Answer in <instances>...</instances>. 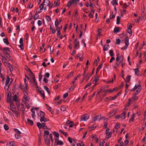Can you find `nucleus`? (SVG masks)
Returning <instances> with one entry per match:
<instances>
[{
    "label": "nucleus",
    "instance_id": "obj_20",
    "mask_svg": "<svg viewBox=\"0 0 146 146\" xmlns=\"http://www.w3.org/2000/svg\"><path fill=\"white\" fill-rule=\"evenodd\" d=\"M10 107L11 110H13L15 108L13 103V102H10Z\"/></svg>",
    "mask_w": 146,
    "mask_h": 146
},
{
    "label": "nucleus",
    "instance_id": "obj_62",
    "mask_svg": "<svg viewBox=\"0 0 146 146\" xmlns=\"http://www.w3.org/2000/svg\"><path fill=\"white\" fill-rule=\"evenodd\" d=\"M111 58L110 60V62L111 63L113 62V61L115 60V58L113 56H111Z\"/></svg>",
    "mask_w": 146,
    "mask_h": 146
},
{
    "label": "nucleus",
    "instance_id": "obj_60",
    "mask_svg": "<svg viewBox=\"0 0 146 146\" xmlns=\"http://www.w3.org/2000/svg\"><path fill=\"white\" fill-rule=\"evenodd\" d=\"M18 134H16L15 135V137L17 139H19L20 137V136Z\"/></svg>",
    "mask_w": 146,
    "mask_h": 146
},
{
    "label": "nucleus",
    "instance_id": "obj_19",
    "mask_svg": "<svg viewBox=\"0 0 146 146\" xmlns=\"http://www.w3.org/2000/svg\"><path fill=\"white\" fill-rule=\"evenodd\" d=\"M99 79L98 76H96L95 77L94 80L93 81V84H96L98 81Z\"/></svg>",
    "mask_w": 146,
    "mask_h": 146
},
{
    "label": "nucleus",
    "instance_id": "obj_63",
    "mask_svg": "<svg viewBox=\"0 0 146 146\" xmlns=\"http://www.w3.org/2000/svg\"><path fill=\"white\" fill-rule=\"evenodd\" d=\"M138 99V97L136 96H135L134 97L132 98V99L134 100H137Z\"/></svg>",
    "mask_w": 146,
    "mask_h": 146
},
{
    "label": "nucleus",
    "instance_id": "obj_22",
    "mask_svg": "<svg viewBox=\"0 0 146 146\" xmlns=\"http://www.w3.org/2000/svg\"><path fill=\"white\" fill-rule=\"evenodd\" d=\"M52 133L53 134V135L55 136V137H56V138L58 139V138L59 136V135L58 133L56 131H54L52 132Z\"/></svg>",
    "mask_w": 146,
    "mask_h": 146
},
{
    "label": "nucleus",
    "instance_id": "obj_25",
    "mask_svg": "<svg viewBox=\"0 0 146 146\" xmlns=\"http://www.w3.org/2000/svg\"><path fill=\"white\" fill-rule=\"evenodd\" d=\"M135 114L134 113H133L131 117L130 118L129 120V122H130L131 121H133L134 120V118L135 117Z\"/></svg>",
    "mask_w": 146,
    "mask_h": 146
},
{
    "label": "nucleus",
    "instance_id": "obj_21",
    "mask_svg": "<svg viewBox=\"0 0 146 146\" xmlns=\"http://www.w3.org/2000/svg\"><path fill=\"white\" fill-rule=\"evenodd\" d=\"M6 58L4 56H2V62L4 64V65L5 64H6V63H8V62H6Z\"/></svg>",
    "mask_w": 146,
    "mask_h": 146
},
{
    "label": "nucleus",
    "instance_id": "obj_36",
    "mask_svg": "<svg viewBox=\"0 0 146 146\" xmlns=\"http://www.w3.org/2000/svg\"><path fill=\"white\" fill-rule=\"evenodd\" d=\"M111 3L113 5H117L118 3L116 0H113L111 2Z\"/></svg>",
    "mask_w": 146,
    "mask_h": 146
},
{
    "label": "nucleus",
    "instance_id": "obj_35",
    "mask_svg": "<svg viewBox=\"0 0 146 146\" xmlns=\"http://www.w3.org/2000/svg\"><path fill=\"white\" fill-rule=\"evenodd\" d=\"M72 3L74 4V3L73 0H72V1H70L67 4V6L68 7H70Z\"/></svg>",
    "mask_w": 146,
    "mask_h": 146
},
{
    "label": "nucleus",
    "instance_id": "obj_41",
    "mask_svg": "<svg viewBox=\"0 0 146 146\" xmlns=\"http://www.w3.org/2000/svg\"><path fill=\"white\" fill-rule=\"evenodd\" d=\"M40 117H44L45 115V113L41 111H40Z\"/></svg>",
    "mask_w": 146,
    "mask_h": 146
},
{
    "label": "nucleus",
    "instance_id": "obj_57",
    "mask_svg": "<svg viewBox=\"0 0 146 146\" xmlns=\"http://www.w3.org/2000/svg\"><path fill=\"white\" fill-rule=\"evenodd\" d=\"M44 5L43 3H42L40 5L39 8L40 10H41L43 9L44 7Z\"/></svg>",
    "mask_w": 146,
    "mask_h": 146
},
{
    "label": "nucleus",
    "instance_id": "obj_5",
    "mask_svg": "<svg viewBox=\"0 0 146 146\" xmlns=\"http://www.w3.org/2000/svg\"><path fill=\"white\" fill-rule=\"evenodd\" d=\"M63 144V142L58 140V139L55 138L54 146H57V145H60Z\"/></svg>",
    "mask_w": 146,
    "mask_h": 146
},
{
    "label": "nucleus",
    "instance_id": "obj_49",
    "mask_svg": "<svg viewBox=\"0 0 146 146\" xmlns=\"http://www.w3.org/2000/svg\"><path fill=\"white\" fill-rule=\"evenodd\" d=\"M14 131L18 134H21V132L19 131L18 129H14Z\"/></svg>",
    "mask_w": 146,
    "mask_h": 146
},
{
    "label": "nucleus",
    "instance_id": "obj_6",
    "mask_svg": "<svg viewBox=\"0 0 146 146\" xmlns=\"http://www.w3.org/2000/svg\"><path fill=\"white\" fill-rule=\"evenodd\" d=\"M125 46L121 48V49L123 50H125L127 48L129 44V39L128 37H126L125 39Z\"/></svg>",
    "mask_w": 146,
    "mask_h": 146
},
{
    "label": "nucleus",
    "instance_id": "obj_11",
    "mask_svg": "<svg viewBox=\"0 0 146 146\" xmlns=\"http://www.w3.org/2000/svg\"><path fill=\"white\" fill-rule=\"evenodd\" d=\"M20 87L23 90H27L28 88L27 84H25V85L21 84L20 85Z\"/></svg>",
    "mask_w": 146,
    "mask_h": 146
},
{
    "label": "nucleus",
    "instance_id": "obj_3",
    "mask_svg": "<svg viewBox=\"0 0 146 146\" xmlns=\"http://www.w3.org/2000/svg\"><path fill=\"white\" fill-rule=\"evenodd\" d=\"M117 56L116 58V60L117 62H119L122 63L123 60V56L122 55H120L119 53H117L116 54Z\"/></svg>",
    "mask_w": 146,
    "mask_h": 146
},
{
    "label": "nucleus",
    "instance_id": "obj_17",
    "mask_svg": "<svg viewBox=\"0 0 146 146\" xmlns=\"http://www.w3.org/2000/svg\"><path fill=\"white\" fill-rule=\"evenodd\" d=\"M40 121L41 122L42 121H44V122H46L47 121L49 120L48 119H47L44 117H40Z\"/></svg>",
    "mask_w": 146,
    "mask_h": 146
},
{
    "label": "nucleus",
    "instance_id": "obj_64",
    "mask_svg": "<svg viewBox=\"0 0 146 146\" xmlns=\"http://www.w3.org/2000/svg\"><path fill=\"white\" fill-rule=\"evenodd\" d=\"M127 6V4L125 3L123 5L122 7L123 8H126Z\"/></svg>",
    "mask_w": 146,
    "mask_h": 146
},
{
    "label": "nucleus",
    "instance_id": "obj_4",
    "mask_svg": "<svg viewBox=\"0 0 146 146\" xmlns=\"http://www.w3.org/2000/svg\"><path fill=\"white\" fill-rule=\"evenodd\" d=\"M1 50L3 51L5 54L7 55V57L9 58L10 57V56L8 52V51L9 52L10 51L9 48H4L3 49H1Z\"/></svg>",
    "mask_w": 146,
    "mask_h": 146
},
{
    "label": "nucleus",
    "instance_id": "obj_51",
    "mask_svg": "<svg viewBox=\"0 0 146 146\" xmlns=\"http://www.w3.org/2000/svg\"><path fill=\"white\" fill-rule=\"evenodd\" d=\"M46 20L48 21H51V18L48 16H46L45 17Z\"/></svg>",
    "mask_w": 146,
    "mask_h": 146
},
{
    "label": "nucleus",
    "instance_id": "obj_14",
    "mask_svg": "<svg viewBox=\"0 0 146 146\" xmlns=\"http://www.w3.org/2000/svg\"><path fill=\"white\" fill-rule=\"evenodd\" d=\"M92 74L91 73H87L85 75L86 76V81L87 82L88 80L90 79V77L92 76Z\"/></svg>",
    "mask_w": 146,
    "mask_h": 146
},
{
    "label": "nucleus",
    "instance_id": "obj_24",
    "mask_svg": "<svg viewBox=\"0 0 146 146\" xmlns=\"http://www.w3.org/2000/svg\"><path fill=\"white\" fill-rule=\"evenodd\" d=\"M120 31L119 27H115L114 29L113 30V32L115 33H117L119 32Z\"/></svg>",
    "mask_w": 146,
    "mask_h": 146
},
{
    "label": "nucleus",
    "instance_id": "obj_1",
    "mask_svg": "<svg viewBox=\"0 0 146 146\" xmlns=\"http://www.w3.org/2000/svg\"><path fill=\"white\" fill-rule=\"evenodd\" d=\"M27 71H29V72H30L31 74H32V75L33 76V85L36 88H38V86H37V83L36 81L35 80V78L34 76V74L31 71V70H30V69L27 68Z\"/></svg>",
    "mask_w": 146,
    "mask_h": 146
},
{
    "label": "nucleus",
    "instance_id": "obj_54",
    "mask_svg": "<svg viewBox=\"0 0 146 146\" xmlns=\"http://www.w3.org/2000/svg\"><path fill=\"white\" fill-rule=\"evenodd\" d=\"M4 127L6 130H8L9 129L8 126L7 124H5L4 126Z\"/></svg>",
    "mask_w": 146,
    "mask_h": 146
},
{
    "label": "nucleus",
    "instance_id": "obj_45",
    "mask_svg": "<svg viewBox=\"0 0 146 146\" xmlns=\"http://www.w3.org/2000/svg\"><path fill=\"white\" fill-rule=\"evenodd\" d=\"M23 94L25 96H27L28 94L27 90H23Z\"/></svg>",
    "mask_w": 146,
    "mask_h": 146
},
{
    "label": "nucleus",
    "instance_id": "obj_53",
    "mask_svg": "<svg viewBox=\"0 0 146 146\" xmlns=\"http://www.w3.org/2000/svg\"><path fill=\"white\" fill-rule=\"evenodd\" d=\"M109 53H110V55L111 56H113V51L112 50H110Z\"/></svg>",
    "mask_w": 146,
    "mask_h": 146
},
{
    "label": "nucleus",
    "instance_id": "obj_61",
    "mask_svg": "<svg viewBox=\"0 0 146 146\" xmlns=\"http://www.w3.org/2000/svg\"><path fill=\"white\" fill-rule=\"evenodd\" d=\"M121 42V40L119 39H118L116 40V44H119Z\"/></svg>",
    "mask_w": 146,
    "mask_h": 146
},
{
    "label": "nucleus",
    "instance_id": "obj_10",
    "mask_svg": "<svg viewBox=\"0 0 146 146\" xmlns=\"http://www.w3.org/2000/svg\"><path fill=\"white\" fill-rule=\"evenodd\" d=\"M132 27V26L131 23L128 24V27L127 29V32L130 34H131L132 32L131 30Z\"/></svg>",
    "mask_w": 146,
    "mask_h": 146
},
{
    "label": "nucleus",
    "instance_id": "obj_31",
    "mask_svg": "<svg viewBox=\"0 0 146 146\" xmlns=\"http://www.w3.org/2000/svg\"><path fill=\"white\" fill-rule=\"evenodd\" d=\"M59 131L60 133H62L65 136L67 137L68 136L67 133L64 131L60 129L59 130Z\"/></svg>",
    "mask_w": 146,
    "mask_h": 146
},
{
    "label": "nucleus",
    "instance_id": "obj_37",
    "mask_svg": "<svg viewBox=\"0 0 146 146\" xmlns=\"http://www.w3.org/2000/svg\"><path fill=\"white\" fill-rule=\"evenodd\" d=\"M17 95H15L14 96L13 98V100L15 102L19 101L18 100H17Z\"/></svg>",
    "mask_w": 146,
    "mask_h": 146
},
{
    "label": "nucleus",
    "instance_id": "obj_15",
    "mask_svg": "<svg viewBox=\"0 0 146 146\" xmlns=\"http://www.w3.org/2000/svg\"><path fill=\"white\" fill-rule=\"evenodd\" d=\"M126 115V112L125 111H124L120 115V118H121L122 119H124L125 118Z\"/></svg>",
    "mask_w": 146,
    "mask_h": 146
},
{
    "label": "nucleus",
    "instance_id": "obj_29",
    "mask_svg": "<svg viewBox=\"0 0 146 146\" xmlns=\"http://www.w3.org/2000/svg\"><path fill=\"white\" fill-rule=\"evenodd\" d=\"M27 122L30 125H33V122L32 120H31L30 119H27Z\"/></svg>",
    "mask_w": 146,
    "mask_h": 146
},
{
    "label": "nucleus",
    "instance_id": "obj_7",
    "mask_svg": "<svg viewBox=\"0 0 146 146\" xmlns=\"http://www.w3.org/2000/svg\"><path fill=\"white\" fill-rule=\"evenodd\" d=\"M89 118V115L88 114H84L81 116V121H86Z\"/></svg>",
    "mask_w": 146,
    "mask_h": 146
},
{
    "label": "nucleus",
    "instance_id": "obj_26",
    "mask_svg": "<svg viewBox=\"0 0 146 146\" xmlns=\"http://www.w3.org/2000/svg\"><path fill=\"white\" fill-rule=\"evenodd\" d=\"M131 76L130 75L128 76L127 77L126 80L125 79V80L127 82H129L131 79Z\"/></svg>",
    "mask_w": 146,
    "mask_h": 146
},
{
    "label": "nucleus",
    "instance_id": "obj_28",
    "mask_svg": "<svg viewBox=\"0 0 146 146\" xmlns=\"http://www.w3.org/2000/svg\"><path fill=\"white\" fill-rule=\"evenodd\" d=\"M109 47V44H107L105 45L104 47V51L108 50Z\"/></svg>",
    "mask_w": 146,
    "mask_h": 146
},
{
    "label": "nucleus",
    "instance_id": "obj_2",
    "mask_svg": "<svg viewBox=\"0 0 146 146\" xmlns=\"http://www.w3.org/2000/svg\"><path fill=\"white\" fill-rule=\"evenodd\" d=\"M141 85H138L137 86L135 85L134 87L132 89L131 91H134L136 89H137V93L135 94V95L138 94L141 91Z\"/></svg>",
    "mask_w": 146,
    "mask_h": 146
},
{
    "label": "nucleus",
    "instance_id": "obj_39",
    "mask_svg": "<svg viewBox=\"0 0 146 146\" xmlns=\"http://www.w3.org/2000/svg\"><path fill=\"white\" fill-rule=\"evenodd\" d=\"M73 72H71L66 77V78L67 79L69 78L70 77L72 76H73Z\"/></svg>",
    "mask_w": 146,
    "mask_h": 146
},
{
    "label": "nucleus",
    "instance_id": "obj_52",
    "mask_svg": "<svg viewBox=\"0 0 146 146\" xmlns=\"http://www.w3.org/2000/svg\"><path fill=\"white\" fill-rule=\"evenodd\" d=\"M58 25H59V22H58V21L57 19H56V20L55 21V25L56 27H57L58 26Z\"/></svg>",
    "mask_w": 146,
    "mask_h": 146
},
{
    "label": "nucleus",
    "instance_id": "obj_44",
    "mask_svg": "<svg viewBox=\"0 0 146 146\" xmlns=\"http://www.w3.org/2000/svg\"><path fill=\"white\" fill-rule=\"evenodd\" d=\"M37 125L38 127V128L40 129L42 128V124L38 122L37 123Z\"/></svg>",
    "mask_w": 146,
    "mask_h": 146
},
{
    "label": "nucleus",
    "instance_id": "obj_9",
    "mask_svg": "<svg viewBox=\"0 0 146 146\" xmlns=\"http://www.w3.org/2000/svg\"><path fill=\"white\" fill-rule=\"evenodd\" d=\"M46 3V5L48 6L50 8H51L53 6V4L50 3L49 0H44V3Z\"/></svg>",
    "mask_w": 146,
    "mask_h": 146
},
{
    "label": "nucleus",
    "instance_id": "obj_18",
    "mask_svg": "<svg viewBox=\"0 0 146 146\" xmlns=\"http://www.w3.org/2000/svg\"><path fill=\"white\" fill-rule=\"evenodd\" d=\"M38 92L39 93H40V94H41L42 97H43V100H44L45 99V95H44V91L43 90H38Z\"/></svg>",
    "mask_w": 146,
    "mask_h": 146
},
{
    "label": "nucleus",
    "instance_id": "obj_48",
    "mask_svg": "<svg viewBox=\"0 0 146 146\" xmlns=\"http://www.w3.org/2000/svg\"><path fill=\"white\" fill-rule=\"evenodd\" d=\"M91 84V82H89L85 86L84 88L86 89L89 86H90Z\"/></svg>",
    "mask_w": 146,
    "mask_h": 146
},
{
    "label": "nucleus",
    "instance_id": "obj_38",
    "mask_svg": "<svg viewBox=\"0 0 146 146\" xmlns=\"http://www.w3.org/2000/svg\"><path fill=\"white\" fill-rule=\"evenodd\" d=\"M28 99L27 97L24 96L23 97V101L25 103H26L27 101V100Z\"/></svg>",
    "mask_w": 146,
    "mask_h": 146
},
{
    "label": "nucleus",
    "instance_id": "obj_55",
    "mask_svg": "<svg viewBox=\"0 0 146 146\" xmlns=\"http://www.w3.org/2000/svg\"><path fill=\"white\" fill-rule=\"evenodd\" d=\"M44 88L48 94L50 93V91L48 87L47 86H45L44 87Z\"/></svg>",
    "mask_w": 146,
    "mask_h": 146
},
{
    "label": "nucleus",
    "instance_id": "obj_59",
    "mask_svg": "<svg viewBox=\"0 0 146 146\" xmlns=\"http://www.w3.org/2000/svg\"><path fill=\"white\" fill-rule=\"evenodd\" d=\"M68 94L67 93H66L64 95H63V98H66L68 96Z\"/></svg>",
    "mask_w": 146,
    "mask_h": 146
},
{
    "label": "nucleus",
    "instance_id": "obj_33",
    "mask_svg": "<svg viewBox=\"0 0 146 146\" xmlns=\"http://www.w3.org/2000/svg\"><path fill=\"white\" fill-rule=\"evenodd\" d=\"M45 143L46 145L48 146H49L50 145V140H47V139L44 140Z\"/></svg>",
    "mask_w": 146,
    "mask_h": 146
},
{
    "label": "nucleus",
    "instance_id": "obj_16",
    "mask_svg": "<svg viewBox=\"0 0 146 146\" xmlns=\"http://www.w3.org/2000/svg\"><path fill=\"white\" fill-rule=\"evenodd\" d=\"M5 66H7L9 68L11 71L13 70V68L12 66L9 63H6V64H5Z\"/></svg>",
    "mask_w": 146,
    "mask_h": 146
},
{
    "label": "nucleus",
    "instance_id": "obj_30",
    "mask_svg": "<svg viewBox=\"0 0 146 146\" xmlns=\"http://www.w3.org/2000/svg\"><path fill=\"white\" fill-rule=\"evenodd\" d=\"M10 81V78L9 76H7V80L5 83V85L7 86L9 84Z\"/></svg>",
    "mask_w": 146,
    "mask_h": 146
},
{
    "label": "nucleus",
    "instance_id": "obj_47",
    "mask_svg": "<svg viewBox=\"0 0 146 146\" xmlns=\"http://www.w3.org/2000/svg\"><path fill=\"white\" fill-rule=\"evenodd\" d=\"M131 99H129V102H128V103L127 104L126 106V107H128V106H129L130 105L131 102Z\"/></svg>",
    "mask_w": 146,
    "mask_h": 146
},
{
    "label": "nucleus",
    "instance_id": "obj_56",
    "mask_svg": "<svg viewBox=\"0 0 146 146\" xmlns=\"http://www.w3.org/2000/svg\"><path fill=\"white\" fill-rule=\"evenodd\" d=\"M114 81V79H112V80H109L108 81H106V83L107 84H109L110 83H113V82Z\"/></svg>",
    "mask_w": 146,
    "mask_h": 146
},
{
    "label": "nucleus",
    "instance_id": "obj_43",
    "mask_svg": "<svg viewBox=\"0 0 146 146\" xmlns=\"http://www.w3.org/2000/svg\"><path fill=\"white\" fill-rule=\"evenodd\" d=\"M67 123H68L69 124V127H73V124H72V121H67Z\"/></svg>",
    "mask_w": 146,
    "mask_h": 146
},
{
    "label": "nucleus",
    "instance_id": "obj_34",
    "mask_svg": "<svg viewBox=\"0 0 146 146\" xmlns=\"http://www.w3.org/2000/svg\"><path fill=\"white\" fill-rule=\"evenodd\" d=\"M4 42L7 45L9 44V42L7 38H4L3 39Z\"/></svg>",
    "mask_w": 146,
    "mask_h": 146
},
{
    "label": "nucleus",
    "instance_id": "obj_42",
    "mask_svg": "<svg viewBox=\"0 0 146 146\" xmlns=\"http://www.w3.org/2000/svg\"><path fill=\"white\" fill-rule=\"evenodd\" d=\"M134 71L135 72V74L137 75V76H138L139 75V70H138V69H135L134 70Z\"/></svg>",
    "mask_w": 146,
    "mask_h": 146
},
{
    "label": "nucleus",
    "instance_id": "obj_12",
    "mask_svg": "<svg viewBox=\"0 0 146 146\" xmlns=\"http://www.w3.org/2000/svg\"><path fill=\"white\" fill-rule=\"evenodd\" d=\"M101 119H102L101 118V115H98L93 117V121H94L97 120L100 121Z\"/></svg>",
    "mask_w": 146,
    "mask_h": 146
},
{
    "label": "nucleus",
    "instance_id": "obj_23",
    "mask_svg": "<svg viewBox=\"0 0 146 146\" xmlns=\"http://www.w3.org/2000/svg\"><path fill=\"white\" fill-rule=\"evenodd\" d=\"M15 143L14 141H11L7 143V146H13L15 145Z\"/></svg>",
    "mask_w": 146,
    "mask_h": 146
},
{
    "label": "nucleus",
    "instance_id": "obj_50",
    "mask_svg": "<svg viewBox=\"0 0 146 146\" xmlns=\"http://www.w3.org/2000/svg\"><path fill=\"white\" fill-rule=\"evenodd\" d=\"M120 20V17L118 16L117 17V23L118 24H119V21Z\"/></svg>",
    "mask_w": 146,
    "mask_h": 146
},
{
    "label": "nucleus",
    "instance_id": "obj_40",
    "mask_svg": "<svg viewBox=\"0 0 146 146\" xmlns=\"http://www.w3.org/2000/svg\"><path fill=\"white\" fill-rule=\"evenodd\" d=\"M120 127V124L118 123H117L115 126V128L116 129H118Z\"/></svg>",
    "mask_w": 146,
    "mask_h": 146
},
{
    "label": "nucleus",
    "instance_id": "obj_58",
    "mask_svg": "<svg viewBox=\"0 0 146 146\" xmlns=\"http://www.w3.org/2000/svg\"><path fill=\"white\" fill-rule=\"evenodd\" d=\"M79 45V42H76L74 44V49H75L76 47L78 46Z\"/></svg>",
    "mask_w": 146,
    "mask_h": 146
},
{
    "label": "nucleus",
    "instance_id": "obj_32",
    "mask_svg": "<svg viewBox=\"0 0 146 146\" xmlns=\"http://www.w3.org/2000/svg\"><path fill=\"white\" fill-rule=\"evenodd\" d=\"M115 88H113V89L111 90H109V89L107 90H106L105 91V92H106L112 93L113 91H115Z\"/></svg>",
    "mask_w": 146,
    "mask_h": 146
},
{
    "label": "nucleus",
    "instance_id": "obj_46",
    "mask_svg": "<svg viewBox=\"0 0 146 146\" xmlns=\"http://www.w3.org/2000/svg\"><path fill=\"white\" fill-rule=\"evenodd\" d=\"M60 110L61 111H64L66 110V107L64 106H62L61 107Z\"/></svg>",
    "mask_w": 146,
    "mask_h": 146
},
{
    "label": "nucleus",
    "instance_id": "obj_8",
    "mask_svg": "<svg viewBox=\"0 0 146 146\" xmlns=\"http://www.w3.org/2000/svg\"><path fill=\"white\" fill-rule=\"evenodd\" d=\"M44 135H49V137L50 138V139L51 141L52 142H53L54 139L52 138V134L51 133L49 134V132L48 131H47V130L45 131L44 132Z\"/></svg>",
    "mask_w": 146,
    "mask_h": 146
},
{
    "label": "nucleus",
    "instance_id": "obj_27",
    "mask_svg": "<svg viewBox=\"0 0 146 146\" xmlns=\"http://www.w3.org/2000/svg\"><path fill=\"white\" fill-rule=\"evenodd\" d=\"M103 65L102 64H101L99 65L98 67L96 69V74H97L98 72H99V71L100 70V69L102 68V66Z\"/></svg>",
    "mask_w": 146,
    "mask_h": 146
},
{
    "label": "nucleus",
    "instance_id": "obj_13",
    "mask_svg": "<svg viewBox=\"0 0 146 146\" xmlns=\"http://www.w3.org/2000/svg\"><path fill=\"white\" fill-rule=\"evenodd\" d=\"M116 111L114 110H112L109 113V117H111L114 115L116 113Z\"/></svg>",
    "mask_w": 146,
    "mask_h": 146
}]
</instances>
